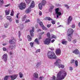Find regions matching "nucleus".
I'll return each instance as SVG.
<instances>
[{
  "instance_id": "obj_47",
  "label": "nucleus",
  "mask_w": 80,
  "mask_h": 80,
  "mask_svg": "<svg viewBox=\"0 0 80 80\" xmlns=\"http://www.w3.org/2000/svg\"><path fill=\"white\" fill-rule=\"evenodd\" d=\"M30 22V19H28V20H26L25 22V23H28V22Z\"/></svg>"
},
{
  "instance_id": "obj_19",
  "label": "nucleus",
  "mask_w": 80,
  "mask_h": 80,
  "mask_svg": "<svg viewBox=\"0 0 80 80\" xmlns=\"http://www.w3.org/2000/svg\"><path fill=\"white\" fill-rule=\"evenodd\" d=\"M5 15H9V14H10V10H6L5 11Z\"/></svg>"
},
{
  "instance_id": "obj_2",
  "label": "nucleus",
  "mask_w": 80,
  "mask_h": 80,
  "mask_svg": "<svg viewBox=\"0 0 80 80\" xmlns=\"http://www.w3.org/2000/svg\"><path fill=\"white\" fill-rule=\"evenodd\" d=\"M68 40L69 42H71L72 41V37L73 33V30L72 28H70L68 30Z\"/></svg>"
},
{
  "instance_id": "obj_30",
  "label": "nucleus",
  "mask_w": 80,
  "mask_h": 80,
  "mask_svg": "<svg viewBox=\"0 0 80 80\" xmlns=\"http://www.w3.org/2000/svg\"><path fill=\"white\" fill-rule=\"evenodd\" d=\"M40 65H41V62H37L36 65V67H38Z\"/></svg>"
},
{
  "instance_id": "obj_58",
  "label": "nucleus",
  "mask_w": 80,
  "mask_h": 80,
  "mask_svg": "<svg viewBox=\"0 0 80 80\" xmlns=\"http://www.w3.org/2000/svg\"><path fill=\"white\" fill-rule=\"evenodd\" d=\"M39 15L40 16H41V15H42V12L39 11Z\"/></svg>"
},
{
  "instance_id": "obj_29",
  "label": "nucleus",
  "mask_w": 80,
  "mask_h": 80,
  "mask_svg": "<svg viewBox=\"0 0 80 80\" xmlns=\"http://www.w3.org/2000/svg\"><path fill=\"white\" fill-rule=\"evenodd\" d=\"M62 43L63 45H65L67 43V42L66 41H63L62 42Z\"/></svg>"
},
{
  "instance_id": "obj_54",
  "label": "nucleus",
  "mask_w": 80,
  "mask_h": 80,
  "mask_svg": "<svg viewBox=\"0 0 80 80\" xmlns=\"http://www.w3.org/2000/svg\"><path fill=\"white\" fill-rule=\"evenodd\" d=\"M49 49H50V50H51V51L54 50V48H50Z\"/></svg>"
},
{
  "instance_id": "obj_13",
  "label": "nucleus",
  "mask_w": 80,
  "mask_h": 80,
  "mask_svg": "<svg viewBox=\"0 0 80 80\" xmlns=\"http://www.w3.org/2000/svg\"><path fill=\"white\" fill-rule=\"evenodd\" d=\"M31 11H32V9L30 7H29L25 10V12L26 13H29L30 12H31Z\"/></svg>"
},
{
  "instance_id": "obj_55",
  "label": "nucleus",
  "mask_w": 80,
  "mask_h": 80,
  "mask_svg": "<svg viewBox=\"0 0 80 80\" xmlns=\"http://www.w3.org/2000/svg\"><path fill=\"white\" fill-rule=\"evenodd\" d=\"M58 66L59 68H61L62 64H58Z\"/></svg>"
},
{
  "instance_id": "obj_42",
  "label": "nucleus",
  "mask_w": 80,
  "mask_h": 80,
  "mask_svg": "<svg viewBox=\"0 0 80 80\" xmlns=\"http://www.w3.org/2000/svg\"><path fill=\"white\" fill-rule=\"evenodd\" d=\"M52 38H55V39H56L57 38V37L56 36H55L54 35H53L52 37H51Z\"/></svg>"
},
{
  "instance_id": "obj_38",
  "label": "nucleus",
  "mask_w": 80,
  "mask_h": 80,
  "mask_svg": "<svg viewBox=\"0 0 80 80\" xmlns=\"http://www.w3.org/2000/svg\"><path fill=\"white\" fill-rule=\"evenodd\" d=\"M71 27L72 28H74L75 27V24H72V25L71 26Z\"/></svg>"
},
{
  "instance_id": "obj_12",
  "label": "nucleus",
  "mask_w": 80,
  "mask_h": 80,
  "mask_svg": "<svg viewBox=\"0 0 80 80\" xmlns=\"http://www.w3.org/2000/svg\"><path fill=\"white\" fill-rule=\"evenodd\" d=\"M13 39L12 40H9V43H11V44H15V42H16V40H15L14 38H13Z\"/></svg>"
},
{
  "instance_id": "obj_36",
  "label": "nucleus",
  "mask_w": 80,
  "mask_h": 80,
  "mask_svg": "<svg viewBox=\"0 0 80 80\" xmlns=\"http://www.w3.org/2000/svg\"><path fill=\"white\" fill-rule=\"evenodd\" d=\"M19 75L20 78H22L23 77V74L22 73V72H19Z\"/></svg>"
},
{
  "instance_id": "obj_18",
  "label": "nucleus",
  "mask_w": 80,
  "mask_h": 80,
  "mask_svg": "<svg viewBox=\"0 0 80 80\" xmlns=\"http://www.w3.org/2000/svg\"><path fill=\"white\" fill-rule=\"evenodd\" d=\"M34 6H35V2H34V1H32L31 2V3L29 7H30L31 8H33Z\"/></svg>"
},
{
  "instance_id": "obj_56",
  "label": "nucleus",
  "mask_w": 80,
  "mask_h": 80,
  "mask_svg": "<svg viewBox=\"0 0 80 80\" xmlns=\"http://www.w3.org/2000/svg\"><path fill=\"white\" fill-rule=\"evenodd\" d=\"M3 51H7V49L5 48H3Z\"/></svg>"
},
{
  "instance_id": "obj_35",
  "label": "nucleus",
  "mask_w": 80,
  "mask_h": 80,
  "mask_svg": "<svg viewBox=\"0 0 80 80\" xmlns=\"http://www.w3.org/2000/svg\"><path fill=\"white\" fill-rule=\"evenodd\" d=\"M39 24L40 25L41 27H42V25H43V22H40L39 23Z\"/></svg>"
},
{
  "instance_id": "obj_8",
  "label": "nucleus",
  "mask_w": 80,
  "mask_h": 80,
  "mask_svg": "<svg viewBox=\"0 0 80 80\" xmlns=\"http://www.w3.org/2000/svg\"><path fill=\"white\" fill-rule=\"evenodd\" d=\"M35 31V29L34 27H32V29L30 31V33L31 36H32V37H34V34H33V32Z\"/></svg>"
},
{
  "instance_id": "obj_16",
  "label": "nucleus",
  "mask_w": 80,
  "mask_h": 80,
  "mask_svg": "<svg viewBox=\"0 0 80 80\" xmlns=\"http://www.w3.org/2000/svg\"><path fill=\"white\" fill-rule=\"evenodd\" d=\"M61 62L60 59H57L56 62L54 64H55L56 65V66H58V64H60V62Z\"/></svg>"
},
{
  "instance_id": "obj_33",
  "label": "nucleus",
  "mask_w": 80,
  "mask_h": 80,
  "mask_svg": "<svg viewBox=\"0 0 80 80\" xmlns=\"http://www.w3.org/2000/svg\"><path fill=\"white\" fill-rule=\"evenodd\" d=\"M35 42H36V43L37 44H39V42H38V39L37 38H36L35 41H34Z\"/></svg>"
},
{
  "instance_id": "obj_39",
  "label": "nucleus",
  "mask_w": 80,
  "mask_h": 80,
  "mask_svg": "<svg viewBox=\"0 0 80 80\" xmlns=\"http://www.w3.org/2000/svg\"><path fill=\"white\" fill-rule=\"evenodd\" d=\"M73 43L74 44H75L77 43V39L74 40L73 41Z\"/></svg>"
},
{
  "instance_id": "obj_7",
  "label": "nucleus",
  "mask_w": 80,
  "mask_h": 80,
  "mask_svg": "<svg viewBox=\"0 0 80 80\" xmlns=\"http://www.w3.org/2000/svg\"><path fill=\"white\" fill-rule=\"evenodd\" d=\"M8 58V56H7V54H5L3 55L2 56V60L5 62H7V59Z\"/></svg>"
},
{
  "instance_id": "obj_41",
  "label": "nucleus",
  "mask_w": 80,
  "mask_h": 80,
  "mask_svg": "<svg viewBox=\"0 0 80 80\" xmlns=\"http://www.w3.org/2000/svg\"><path fill=\"white\" fill-rule=\"evenodd\" d=\"M30 45L31 47H33V43L32 42H31L30 43Z\"/></svg>"
},
{
  "instance_id": "obj_57",
  "label": "nucleus",
  "mask_w": 80,
  "mask_h": 80,
  "mask_svg": "<svg viewBox=\"0 0 80 80\" xmlns=\"http://www.w3.org/2000/svg\"><path fill=\"white\" fill-rule=\"evenodd\" d=\"M13 52H9V55H13Z\"/></svg>"
},
{
  "instance_id": "obj_49",
  "label": "nucleus",
  "mask_w": 80,
  "mask_h": 80,
  "mask_svg": "<svg viewBox=\"0 0 80 80\" xmlns=\"http://www.w3.org/2000/svg\"><path fill=\"white\" fill-rule=\"evenodd\" d=\"M10 4H9L7 5H4V7H9V6H10Z\"/></svg>"
},
{
  "instance_id": "obj_1",
  "label": "nucleus",
  "mask_w": 80,
  "mask_h": 80,
  "mask_svg": "<svg viewBox=\"0 0 80 80\" xmlns=\"http://www.w3.org/2000/svg\"><path fill=\"white\" fill-rule=\"evenodd\" d=\"M67 72L63 70H61L59 71L57 75V80H62L65 78V77L67 76Z\"/></svg>"
},
{
  "instance_id": "obj_63",
  "label": "nucleus",
  "mask_w": 80,
  "mask_h": 80,
  "mask_svg": "<svg viewBox=\"0 0 80 80\" xmlns=\"http://www.w3.org/2000/svg\"><path fill=\"white\" fill-rule=\"evenodd\" d=\"M37 22H40V19H37Z\"/></svg>"
},
{
  "instance_id": "obj_25",
  "label": "nucleus",
  "mask_w": 80,
  "mask_h": 80,
  "mask_svg": "<svg viewBox=\"0 0 80 80\" xmlns=\"http://www.w3.org/2000/svg\"><path fill=\"white\" fill-rule=\"evenodd\" d=\"M25 0L27 4H29L31 2V1H32V0Z\"/></svg>"
},
{
  "instance_id": "obj_24",
  "label": "nucleus",
  "mask_w": 80,
  "mask_h": 80,
  "mask_svg": "<svg viewBox=\"0 0 80 80\" xmlns=\"http://www.w3.org/2000/svg\"><path fill=\"white\" fill-rule=\"evenodd\" d=\"M3 3V0H0V7H1L2 6V4Z\"/></svg>"
},
{
  "instance_id": "obj_32",
  "label": "nucleus",
  "mask_w": 80,
  "mask_h": 80,
  "mask_svg": "<svg viewBox=\"0 0 80 80\" xmlns=\"http://www.w3.org/2000/svg\"><path fill=\"white\" fill-rule=\"evenodd\" d=\"M74 62L75 64V66L76 67H78V61L77 60H75Z\"/></svg>"
},
{
  "instance_id": "obj_59",
  "label": "nucleus",
  "mask_w": 80,
  "mask_h": 80,
  "mask_svg": "<svg viewBox=\"0 0 80 80\" xmlns=\"http://www.w3.org/2000/svg\"><path fill=\"white\" fill-rule=\"evenodd\" d=\"M44 32H42L40 33V35H42L43 34H44Z\"/></svg>"
},
{
  "instance_id": "obj_4",
  "label": "nucleus",
  "mask_w": 80,
  "mask_h": 80,
  "mask_svg": "<svg viewBox=\"0 0 80 80\" xmlns=\"http://www.w3.org/2000/svg\"><path fill=\"white\" fill-rule=\"evenodd\" d=\"M26 7V6H25V4L22 2L21 3L20 5L19 6V8L20 10H23V9H25Z\"/></svg>"
},
{
  "instance_id": "obj_22",
  "label": "nucleus",
  "mask_w": 80,
  "mask_h": 80,
  "mask_svg": "<svg viewBox=\"0 0 80 80\" xmlns=\"http://www.w3.org/2000/svg\"><path fill=\"white\" fill-rule=\"evenodd\" d=\"M38 7L39 9L40 10H42V3H40L38 5Z\"/></svg>"
},
{
  "instance_id": "obj_52",
  "label": "nucleus",
  "mask_w": 80,
  "mask_h": 80,
  "mask_svg": "<svg viewBox=\"0 0 80 80\" xmlns=\"http://www.w3.org/2000/svg\"><path fill=\"white\" fill-rule=\"evenodd\" d=\"M74 61H75L74 60L72 59L71 61V63H73L74 62Z\"/></svg>"
},
{
  "instance_id": "obj_14",
  "label": "nucleus",
  "mask_w": 80,
  "mask_h": 80,
  "mask_svg": "<svg viewBox=\"0 0 80 80\" xmlns=\"http://www.w3.org/2000/svg\"><path fill=\"white\" fill-rule=\"evenodd\" d=\"M72 17L71 16H69L68 19V24L69 25V23H70L72 20Z\"/></svg>"
},
{
  "instance_id": "obj_48",
  "label": "nucleus",
  "mask_w": 80,
  "mask_h": 80,
  "mask_svg": "<svg viewBox=\"0 0 80 80\" xmlns=\"http://www.w3.org/2000/svg\"><path fill=\"white\" fill-rule=\"evenodd\" d=\"M18 35L19 38H20V37L21 36V32L20 31H19L18 32Z\"/></svg>"
},
{
  "instance_id": "obj_15",
  "label": "nucleus",
  "mask_w": 80,
  "mask_h": 80,
  "mask_svg": "<svg viewBox=\"0 0 80 80\" xmlns=\"http://www.w3.org/2000/svg\"><path fill=\"white\" fill-rule=\"evenodd\" d=\"M18 75L16 74H14L13 75H12V76H11V79L12 80H15L16 78H17V77Z\"/></svg>"
},
{
  "instance_id": "obj_20",
  "label": "nucleus",
  "mask_w": 80,
  "mask_h": 80,
  "mask_svg": "<svg viewBox=\"0 0 80 80\" xmlns=\"http://www.w3.org/2000/svg\"><path fill=\"white\" fill-rule=\"evenodd\" d=\"M6 18L10 22H11L12 21V17L11 16H7L6 17Z\"/></svg>"
},
{
  "instance_id": "obj_53",
  "label": "nucleus",
  "mask_w": 80,
  "mask_h": 80,
  "mask_svg": "<svg viewBox=\"0 0 80 80\" xmlns=\"http://www.w3.org/2000/svg\"><path fill=\"white\" fill-rule=\"evenodd\" d=\"M2 15H0V20H2V19H3V18H2Z\"/></svg>"
},
{
  "instance_id": "obj_34",
  "label": "nucleus",
  "mask_w": 80,
  "mask_h": 80,
  "mask_svg": "<svg viewBox=\"0 0 80 80\" xmlns=\"http://www.w3.org/2000/svg\"><path fill=\"white\" fill-rule=\"evenodd\" d=\"M10 15L11 16H13L14 15V12H13V10H12V12H11Z\"/></svg>"
},
{
  "instance_id": "obj_51",
  "label": "nucleus",
  "mask_w": 80,
  "mask_h": 80,
  "mask_svg": "<svg viewBox=\"0 0 80 80\" xmlns=\"http://www.w3.org/2000/svg\"><path fill=\"white\" fill-rule=\"evenodd\" d=\"M51 25H52L51 24H48L47 25V27L48 28H50L51 27Z\"/></svg>"
},
{
  "instance_id": "obj_60",
  "label": "nucleus",
  "mask_w": 80,
  "mask_h": 80,
  "mask_svg": "<svg viewBox=\"0 0 80 80\" xmlns=\"http://www.w3.org/2000/svg\"><path fill=\"white\" fill-rule=\"evenodd\" d=\"M39 78L40 79V80H42V79L43 78V77H39Z\"/></svg>"
},
{
  "instance_id": "obj_62",
  "label": "nucleus",
  "mask_w": 80,
  "mask_h": 80,
  "mask_svg": "<svg viewBox=\"0 0 80 80\" xmlns=\"http://www.w3.org/2000/svg\"><path fill=\"white\" fill-rule=\"evenodd\" d=\"M16 22L17 23H18V20H16Z\"/></svg>"
},
{
  "instance_id": "obj_6",
  "label": "nucleus",
  "mask_w": 80,
  "mask_h": 80,
  "mask_svg": "<svg viewBox=\"0 0 80 80\" xmlns=\"http://www.w3.org/2000/svg\"><path fill=\"white\" fill-rule=\"evenodd\" d=\"M51 42V39L49 38H47L44 41L45 45H48Z\"/></svg>"
},
{
  "instance_id": "obj_40",
  "label": "nucleus",
  "mask_w": 80,
  "mask_h": 80,
  "mask_svg": "<svg viewBox=\"0 0 80 80\" xmlns=\"http://www.w3.org/2000/svg\"><path fill=\"white\" fill-rule=\"evenodd\" d=\"M9 77V76H6L4 78V80H8V77Z\"/></svg>"
},
{
  "instance_id": "obj_27",
  "label": "nucleus",
  "mask_w": 80,
  "mask_h": 80,
  "mask_svg": "<svg viewBox=\"0 0 80 80\" xmlns=\"http://www.w3.org/2000/svg\"><path fill=\"white\" fill-rule=\"evenodd\" d=\"M8 25H9V23H6L4 24V27L5 28H8Z\"/></svg>"
},
{
  "instance_id": "obj_46",
  "label": "nucleus",
  "mask_w": 80,
  "mask_h": 80,
  "mask_svg": "<svg viewBox=\"0 0 80 80\" xmlns=\"http://www.w3.org/2000/svg\"><path fill=\"white\" fill-rule=\"evenodd\" d=\"M53 24V25H54L55 24V21H52L51 22Z\"/></svg>"
},
{
  "instance_id": "obj_3",
  "label": "nucleus",
  "mask_w": 80,
  "mask_h": 80,
  "mask_svg": "<svg viewBox=\"0 0 80 80\" xmlns=\"http://www.w3.org/2000/svg\"><path fill=\"white\" fill-rule=\"evenodd\" d=\"M48 57L50 59H56L57 56L53 52H48Z\"/></svg>"
},
{
  "instance_id": "obj_5",
  "label": "nucleus",
  "mask_w": 80,
  "mask_h": 80,
  "mask_svg": "<svg viewBox=\"0 0 80 80\" xmlns=\"http://www.w3.org/2000/svg\"><path fill=\"white\" fill-rule=\"evenodd\" d=\"M55 13L57 15V18H58V16H60L62 15L61 12H58L59 10V8H57L55 10Z\"/></svg>"
},
{
  "instance_id": "obj_45",
  "label": "nucleus",
  "mask_w": 80,
  "mask_h": 80,
  "mask_svg": "<svg viewBox=\"0 0 80 80\" xmlns=\"http://www.w3.org/2000/svg\"><path fill=\"white\" fill-rule=\"evenodd\" d=\"M40 52V49H38L36 51V53H38Z\"/></svg>"
},
{
  "instance_id": "obj_37",
  "label": "nucleus",
  "mask_w": 80,
  "mask_h": 80,
  "mask_svg": "<svg viewBox=\"0 0 80 80\" xmlns=\"http://www.w3.org/2000/svg\"><path fill=\"white\" fill-rule=\"evenodd\" d=\"M41 27H42L43 30H46V28L43 25Z\"/></svg>"
},
{
  "instance_id": "obj_61",
  "label": "nucleus",
  "mask_w": 80,
  "mask_h": 80,
  "mask_svg": "<svg viewBox=\"0 0 80 80\" xmlns=\"http://www.w3.org/2000/svg\"><path fill=\"white\" fill-rule=\"evenodd\" d=\"M69 70L71 71L73 70V68L72 67H70Z\"/></svg>"
},
{
  "instance_id": "obj_50",
  "label": "nucleus",
  "mask_w": 80,
  "mask_h": 80,
  "mask_svg": "<svg viewBox=\"0 0 80 80\" xmlns=\"http://www.w3.org/2000/svg\"><path fill=\"white\" fill-rule=\"evenodd\" d=\"M49 12H53V10L52 9H51L50 8L49 9Z\"/></svg>"
},
{
  "instance_id": "obj_11",
  "label": "nucleus",
  "mask_w": 80,
  "mask_h": 80,
  "mask_svg": "<svg viewBox=\"0 0 80 80\" xmlns=\"http://www.w3.org/2000/svg\"><path fill=\"white\" fill-rule=\"evenodd\" d=\"M72 52L76 55H80V51L79 52V51L77 49H76L75 50L73 51Z\"/></svg>"
},
{
  "instance_id": "obj_21",
  "label": "nucleus",
  "mask_w": 80,
  "mask_h": 80,
  "mask_svg": "<svg viewBox=\"0 0 80 80\" xmlns=\"http://www.w3.org/2000/svg\"><path fill=\"white\" fill-rule=\"evenodd\" d=\"M46 1L45 0H43L41 2V4L42 5H45L46 4Z\"/></svg>"
},
{
  "instance_id": "obj_31",
  "label": "nucleus",
  "mask_w": 80,
  "mask_h": 80,
  "mask_svg": "<svg viewBox=\"0 0 80 80\" xmlns=\"http://www.w3.org/2000/svg\"><path fill=\"white\" fill-rule=\"evenodd\" d=\"M47 36L48 37V38H50V34L49 32H48L47 34Z\"/></svg>"
},
{
  "instance_id": "obj_17",
  "label": "nucleus",
  "mask_w": 80,
  "mask_h": 80,
  "mask_svg": "<svg viewBox=\"0 0 80 80\" xmlns=\"http://www.w3.org/2000/svg\"><path fill=\"white\" fill-rule=\"evenodd\" d=\"M15 44H11L10 45L9 47V48H10V49H11V50H13V49H14L15 48Z\"/></svg>"
},
{
  "instance_id": "obj_9",
  "label": "nucleus",
  "mask_w": 80,
  "mask_h": 80,
  "mask_svg": "<svg viewBox=\"0 0 80 80\" xmlns=\"http://www.w3.org/2000/svg\"><path fill=\"white\" fill-rule=\"evenodd\" d=\"M56 53L57 55H61V49L60 48L57 49L56 51Z\"/></svg>"
},
{
  "instance_id": "obj_23",
  "label": "nucleus",
  "mask_w": 80,
  "mask_h": 80,
  "mask_svg": "<svg viewBox=\"0 0 80 80\" xmlns=\"http://www.w3.org/2000/svg\"><path fill=\"white\" fill-rule=\"evenodd\" d=\"M27 38L28 39V41H32V38L30 37V36L29 35H28L27 36Z\"/></svg>"
},
{
  "instance_id": "obj_43",
  "label": "nucleus",
  "mask_w": 80,
  "mask_h": 80,
  "mask_svg": "<svg viewBox=\"0 0 80 80\" xmlns=\"http://www.w3.org/2000/svg\"><path fill=\"white\" fill-rule=\"evenodd\" d=\"M64 6L65 7H67V9H68V8H69L70 7L68 6V5L67 4L65 5Z\"/></svg>"
},
{
  "instance_id": "obj_28",
  "label": "nucleus",
  "mask_w": 80,
  "mask_h": 80,
  "mask_svg": "<svg viewBox=\"0 0 80 80\" xmlns=\"http://www.w3.org/2000/svg\"><path fill=\"white\" fill-rule=\"evenodd\" d=\"M46 20H52V19L49 17H46Z\"/></svg>"
},
{
  "instance_id": "obj_26",
  "label": "nucleus",
  "mask_w": 80,
  "mask_h": 80,
  "mask_svg": "<svg viewBox=\"0 0 80 80\" xmlns=\"http://www.w3.org/2000/svg\"><path fill=\"white\" fill-rule=\"evenodd\" d=\"M26 18H27V15H24V17L23 18V19L22 20V21H25V19H26Z\"/></svg>"
},
{
  "instance_id": "obj_64",
  "label": "nucleus",
  "mask_w": 80,
  "mask_h": 80,
  "mask_svg": "<svg viewBox=\"0 0 80 80\" xmlns=\"http://www.w3.org/2000/svg\"><path fill=\"white\" fill-rule=\"evenodd\" d=\"M42 31V30L40 29H39L38 30L37 32H39V31L41 32Z\"/></svg>"
},
{
  "instance_id": "obj_10",
  "label": "nucleus",
  "mask_w": 80,
  "mask_h": 80,
  "mask_svg": "<svg viewBox=\"0 0 80 80\" xmlns=\"http://www.w3.org/2000/svg\"><path fill=\"white\" fill-rule=\"evenodd\" d=\"M33 77L35 80H37L38 78V74L37 72H35L33 74Z\"/></svg>"
},
{
  "instance_id": "obj_44",
  "label": "nucleus",
  "mask_w": 80,
  "mask_h": 80,
  "mask_svg": "<svg viewBox=\"0 0 80 80\" xmlns=\"http://www.w3.org/2000/svg\"><path fill=\"white\" fill-rule=\"evenodd\" d=\"M50 8L51 9H52V10H53V8H54V6L53 5H52L50 7Z\"/></svg>"
}]
</instances>
